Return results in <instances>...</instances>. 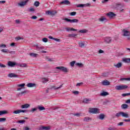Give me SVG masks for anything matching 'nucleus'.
<instances>
[{"mask_svg": "<svg viewBox=\"0 0 130 130\" xmlns=\"http://www.w3.org/2000/svg\"><path fill=\"white\" fill-rule=\"evenodd\" d=\"M128 86L126 85H117L115 86V89L118 90H125V89H127Z\"/></svg>", "mask_w": 130, "mask_h": 130, "instance_id": "nucleus-1", "label": "nucleus"}, {"mask_svg": "<svg viewBox=\"0 0 130 130\" xmlns=\"http://www.w3.org/2000/svg\"><path fill=\"white\" fill-rule=\"evenodd\" d=\"M56 69L57 70H59L60 71H61V72H63L64 73H68V68L64 67H62V66L57 67H56Z\"/></svg>", "mask_w": 130, "mask_h": 130, "instance_id": "nucleus-2", "label": "nucleus"}, {"mask_svg": "<svg viewBox=\"0 0 130 130\" xmlns=\"http://www.w3.org/2000/svg\"><path fill=\"white\" fill-rule=\"evenodd\" d=\"M8 66L11 68H14V67H16V66H18V63L15 61L13 62L12 61H9L8 62Z\"/></svg>", "mask_w": 130, "mask_h": 130, "instance_id": "nucleus-3", "label": "nucleus"}, {"mask_svg": "<svg viewBox=\"0 0 130 130\" xmlns=\"http://www.w3.org/2000/svg\"><path fill=\"white\" fill-rule=\"evenodd\" d=\"M122 36L124 37H126V36H130V32L129 31L125 29H123L122 30Z\"/></svg>", "mask_w": 130, "mask_h": 130, "instance_id": "nucleus-4", "label": "nucleus"}, {"mask_svg": "<svg viewBox=\"0 0 130 130\" xmlns=\"http://www.w3.org/2000/svg\"><path fill=\"white\" fill-rule=\"evenodd\" d=\"M64 21H67V22H70V23H78L79 22V20L78 19H70L69 18H65L63 19Z\"/></svg>", "mask_w": 130, "mask_h": 130, "instance_id": "nucleus-5", "label": "nucleus"}, {"mask_svg": "<svg viewBox=\"0 0 130 130\" xmlns=\"http://www.w3.org/2000/svg\"><path fill=\"white\" fill-rule=\"evenodd\" d=\"M115 9L120 11V12H123V9H122V5L120 4H116L115 6Z\"/></svg>", "mask_w": 130, "mask_h": 130, "instance_id": "nucleus-6", "label": "nucleus"}, {"mask_svg": "<svg viewBox=\"0 0 130 130\" xmlns=\"http://www.w3.org/2000/svg\"><path fill=\"white\" fill-rule=\"evenodd\" d=\"M90 113H93V114H96L99 113V109L98 108H92L89 110Z\"/></svg>", "mask_w": 130, "mask_h": 130, "instance_id": "nucleus-7", "label": "nucleus"}, {"mask_svg": "<svg viewBox=\"0 0 130 130\" xmlns=\"http://www.w3.org/2000/svg\"><path fill=\"white\" fill-rule=\"evenodd\" d=\"M28 2H29V0L22 1L20 3H18V6H19V7H24V6H26V5H27V3H28Z\"/></svg>", "mask_w": 130, "mask_h": 130, "instance_id": "nucleus-8", "label": "nucleus"}, {"mask_svg": "<svg viewBox=\"0 0 130 130\" xmlns=\"http://www.w3.org/2000/svg\"><path fill=\"white\" fill-rule=\"evenodd\" d=\"M90 4L87 3L86 4H80L76 6L77 8H84V7H89Z\"/></svg>", "mask_w": 130, "mask_h": 130, "instance_id": "nucleus-9", "label": "nucleus"}, {"mask_svg": "<svg viewBox=\"0 0 130 130\" xmlns=\"http://www.w3.org/2000/svg\"><path fill=\"white\" fill-rule=\"evenodd\" d=\"M60 5H65L66 6H69L71 5V2L69 0H64L60 3Z\"/></svg>", "mask_w": 130, "mask_h": 130, "instance_id": "nucleus-10", "label": "nucleus"}, {"mask_svg": "<svg viewBox=\"0 0 130 130\" xmlns=\"http://www.w3.org/2000/svg\"><path fill=\"white\" fill-rule=\"evenodd\" d=\"M57 13V12H56L55 10H53L51 11H48L47 14H48V15H50V16H54V15H55Z\"/></svg>", "mask_w": 130, "mask_h": 130, "instance_id": "nucleus-11", "label": "nucleus"}, {"mask_svg": "<svg viewBox=\"0 0 130 130\" xmlns=\"http://www.w3.org/2000/svg\"><path fill=\"white\" fill-rule=\"evenodd\" d=\"M105 42L108 44L111 43L112 42V39L110 37H106L105 39Z\"/></svg>", "mask_w": 130, "mask_h": 130, "instance_id": "nucleus-12", "label": "nucleus"}, {"mask_svg": "<svg viewBox=\"0 0 130 130\" xmlns=\"http://www.w3.org/2000/svg\"><path fill=\"white\" fill-rule=\"evenodd\" d=\"M103 86H109L110 82L108 80H104L102 82Z\"/></svg>", "mask_w": 130, "mask_h": 130, "instance_id": "nucleus-13", "label": "nucleus"}, {"mask_svg": "<svg viewBox=\"0 0 130 130\" xmlns=\"http://www.w3.org/2000/svg\"><path fill=\"white\" fill-rule=\"evenodd\" d=\"M107 16L109 17V18H113V17H115V16H116V14L113 13L112 12H110L107 14Z\"/></svg>", "mask_w": 130, "mask_h": 130, "instance_id": "nucleus-14", "label": "nucleus"}, {"mask_svg": "<svg viewBox=\"0 0 130 130\" xmlns=\"http://www.w3.org/2000/svg\"><path fill=\"white\" fill-rule=\"evenodd\" d=\"M49 129H50V127H49V126H42L39 127V130H49Z\"/></svg>", "mask_w": 130, "mask_h": 130, "instance_id": "nucleus-15", "label": "nucleus"}, {"mask_svg": "<svg viewBox=\"0 0 130 130\" xmlns=\"http://www.w3.org/2000/svg\"><path fill=\"white\" fill-rule=\"evenodd\" d=\"M90 101H91L90 99H83L82 102L83 103H85V104H88L90 103Z\"/></svg>", "mask_w": 130, "mask_h": 130, "instance_id": "nucleus-16", "label": "nucleus"}, {"mask_svg": "<svg viewBox=\"0 0 130 130\" xmlns=\"http://www.w3.org/2000/svg\"><path fill=\"white\" fill-rule=\"evenodd\" d=\"M8 77H9V78H17L18 76L14 73H10L8 75Z\"/></svg>", "mask_w": 130, "mask_h": 130, "instance_id": "nucleus-17", "label": "nucleus"}, {"mask_svg": "<svg viewBox=\"0 0 130 130\" xmlns=\"http://www.w3.org/2000/svg\"><path fill=\"white\" fill-rule=\"evenodd\" d=\"M78 45L79 47L83 48V47H85V43H84V42L80 41L78 42Z\"/></svg>", "mask_w": 130, "mask_h": 130, "instance_id": "nucleus-18", "label": "nucleus"}, {"mask_svg": "<svg viewBox=\"0 0 130 130\" xmlns=\"http://www.w3.org/2000/svg\"><path fill=\"white\" fill-rule=\"evenodd\" d=\"M99 21L100 22H107V19H106V18L102 16L99 19Z\"/></svg>", "mask_w": 130, "mask_h": 130, "instance_id": "nucleus-19", "label": "nucleus"}, {"mask_svg": "<svg viewBox=\"0 0 130 130\" xmlns=\"http://www.w3.org/2000/svg\"><path fill=\"white\" fill-rule=\"evenodd\" d=\"M63 84H61V85L59 86V87H56L55 86H52L51 87L50 89L51 90H52V89H54V90H58V89H60L61 87H62Z\"/></svg>", "mask_w": 130, "mask_h": 130, "instance_id": "nucleus-20", "label": "nucleus"}, {"mask_svg": "<svg viewBox=\"0 0 130 130\" xmlns=\"http://www.w3.org/2000/svg\"><path fill=\"white\" fill-rule=\"evenodd\" d=\"M121 116L122 117H125V118H128V114L126 113H124L123 112H121Z\"/></svg>", "mask_w": 130, "mask_h": 130, "instance_id": "nucleus-21", "label": "nucleus"}, {"mask_svg": "<svg viewBox=\"0 0 130 130\" xmlns=\"http://www.w3.org/2000/svg\"><path fill=\"white\" fill-rule=\"evenodd\" d=\"M26 86L28 88H32L33 87H35V86H36V84L35 83H28L26 85Z\"/></svg>", "mask_w": 130, "mask_h": 130, "instance_id": "nucleus-22", "label": "nucleus"}, {"mask_svg": "<svg viewBox=\"0 0 130 130\" xmlns=\"http://www.w3.org/2000/svg\"><path fill=\"white\" fill-rule=\"evenodd\" d=\"M114 67H115V68H117L118 69H119V68H121V67H122V63L118 62L116 64H114Z\"/></svg>", "mask_w": 130, "mask_h": 130, "instance_id": "nucleus-23", "label": "nucleus"}, {"mask_svg": "<svg viewBox=\"0 0 130 130\" xmlns=\"http://www.w3.org/2000/svg\"><path fill=\"white\" fill-rule=\"evenodd\" d=\"M48 38L49 39H52L53 40H54L55 41H57V42H60V39H56V38H54L51 36H49L48 37Z\"/></svg>", "mask_w": 130, "mask_h": 130, "instance_id": "nucleus-24", "label": "nucleus"}, {"mask_svg": "<svg viewBox=\"0 0 130 130\" xmlns=\"http://www.w3.org/2000/svg\"><path fill=\"white\" fill-rule=\"evenodd\" d=\"M17 66L20 67V68H27V64L26 63H17Z\"/></svg>", "mask_w": 130, "mask_h": 130, "instance_id": "nucleus-25", "label": "nucleus"}, {"mask_svg": "<svg viewBox=\"0 0 130 130\" xmlns=\"http://www.w3.org/2000/svg\"><path fill=\"white\" fill-rule=\"evenodd\" d=\"M65 29L67 30V31H77V29L74 28H71V27H67L65 28Z\"/></svg>", "mask_w": 130, "mask_h": 130, "instance_id": "nucleus-26", "label": "nucleus"}, {"mask_svg": "<svg viewBox=\"0 0 130 130\" xmlns=\"http://www.w3.org/2000/svg\"><path fill=\"white\" fill-rule=\"evenodd\" d=\"M28 107H30V105L26 104H24L21 106V108L24 109V108H28Z\"/></svg>", "mask_w": 130, "mask_h": 130, "instance_id": "nucleus-27", "label": "nucleus"}, {"mask_svg": "<svg viewBox=\"0 0 130 130\" xmlns=\"http://www.w3.org/2000/svg\"><path fill=\"white\" fill-rule=\"evenodd\" d=\"M29 55H30V56H31V57H37V55H38V54L34 53H30L29 54Z\"/></svg>", "mask_w": 130, "mask_h": 130, "instance_id": "nucleus-28", "label": "nucleus"}, {"mask_svg": "<svg viewBox=\"0 0 130 130\" xmlns=\"http://www.w3.org/2000/svg\"><path fill=\"white\" fill-rule=\"evenodd\" d=\"M127 107H128V105H127V104H123L121 105L122 109H126V108H127Z\"/></svg>", "mask_w": 130, "mask_h": 130, "instance_id": "nucleus-29", "label": "nucleus"}, {"mask_svg": "<svg viewBox=\"0 0 130 130\" xmlns=\"http://www.w3.org/2000/svg\"><path fill=\"white\" fill-rule=\"evenodd\" d=\"M8 114V111L6 110L0 111V115H4V114Z\"/></svg>", "mask_w": 130, "mask_h": 130, "instance_id": "nucleus-30", "label": "nucleus"}, {"mask_svg": "<svg viewBox=\"0 0 130 130\" xmlns=\"http://www.w3.org/2000/svg\"><path fill=\"white\" fill-rule=\"evenodd\" d=\"M75 64L77 67H79V68H83L84 67V64L82 63H76Z\"/></svg>", "mask_w": 130, "mask_h": 130, "instance_id": "nucleus-31", "label": "nucleus"}, {"mask_svg": "<svg viewBox=\"0 0 130 130\" xmlns=\"http://www.w3.org/2000/svg\"><path fill=\"white\" fill-rule=\"evenodd\" d=\"M107 95H109V93L106 91H104L101 93V96H107Z\"/></svg>", "mask_w": 130, "mask_h": 130, "instance_id": "nucleus-32", "label": "nucleus"}, {"mask_svg": "<svg viewBox=\"0 0 130 130\" xmlns=\"http://www.w3.org/2000/svg\"><path fill=\"white\" fill-rule=\"evenodd\" d=\"M28 92V90H24L18 93V96H22L23 94H26Z\"/></svg>", "mask_w": 130, "mask_h": 130, "instance_id": "nucleus-33", "label": "nucleus"}, {"mask_svg": "<svg viewBox=\"0 0 130 130\" xmlns=\"http://www.w3.org/2000/svg\"><path fill=\"white\" fill-rule=\"evenodd\" d=\"M124 62H130V58H125L123 59Z\"/></svg>", "mask_w": 130, "mask_h": 130, "instance_id": "nucleus-34", "label": "nucleus"}, {"mask_svg": "<svg viewBox=\"0 0 130 130\" xmlns=\"http://www.w3.org/2000/svg\"><path fill=\"white\" fill-rule=\"evenodd\" d=\"M90 120H91V119L89 117H86L84 118V121H86L87 122H88V121H90Z\"/></svg>", "mask_w": 130, "mask_h": 130, "instance_id": "nucleus-35", "label": "nucleus"}, {"mask_svg": "<svg viewBox=\"0 0 130 130\" xmlns=\"http://www.w3.org/2000/svg\"><path fill=\"white\" fill-rule=\"evenodd\" d=\"M38 109H39L40 111H42V110H45V108H44V107H41L40 106H38Z\"/></svg>", "mask_w": 130, "mask_h": 130, "instance_id": "nucleus-36", "label": "nucleus"}, {"mask_svg": "<svg viewBox=\"0 0 130 130\" xmlns=\"http://www.w3.org/2000/svg\"><path fill=\"white\" fill-rule=\"evenodd\" d=\"M121 112H119L115 114V117H120V116H121Z\"/></svg>", "mask_w": 130, "mask_h": 130, "instance_id": "nucleus-37", "label": "nucleus"}, {"mask_svg": "<svg viewBox=\"0 0 130 130\" xmlns=\"http://www.w3.org/2000/svg\"><path fill=\"white\" fill-rule=\"evenodd\" d=\"M120 81H129L130 78H122L120 79Z\"/></svg>", "mask_w": 130, "mask_h": 130, "instance_id": "nucleus-38", "label": "nucleus"}, {"mask_svg": "<svg viewBox=\"0 0 130 130\" xmlns=\"http://www.w3.org/2000/svg\"><path fill=\"white\" fill-rule=\"evenodd\" d=\"M104 117H105L104 114H100L99 115V119H101L102 120H103V119H104Z\"/></svg>", "mask_w": 130, "mask_h": 130, "instance_id": "nucleus-39", "label": "nucleus"}, {"mask_svg": "<svg viewBox=\"0 0 130 130\" xmlns=\"http://www.w3.org/2000/svg\"><path fill=\"white\" fill-rule=\"evenodd\" d=\"M87 32H88V30L87 29H81L80 30H79V32L80 33H87Z\"/></svg>", "mask_w": 130, "mask_h": 130, "instance_id": "nucleus-40", "label": "nucleus"}, {"mask_svg": "<svg viewBox=\"0 0 130 130\" xmlns=\"http://www.w3.org/2000/svg\"><path fill=\"white\" fill-rule=\"evenodd\" d=\"M43 47L41 46H37V50H42Z\"/></svg>", "mask_w": 130, "mask_h": 130, "instance_id": "nucleus-41", "label": "nucleus"}, {"mask_svg": "<svg viewBox=\"0 0 130 130\" xmlns=\"http://www.w3.org/2000/svg\"><path fill=\"white\" fill-rule=\"evenodd\" d=\"M76 36H77V35L76 34H70L69 35L68 37L71 38L76 37Z\"/></svg>", "mask_w": 130, "mask_h": 130, "instance_id": "nucleus-42", "label": "nucleus"}, {"mask_svg": "<svg viewBox=\"0 0 130 130\" xmlns=\"http://www.w3.org/2000/svg\"><path fill=\"white\" fill-rule=\"evenodd\" d=\"M19 113H20V110H15L13 112L14 114H19Z\"/></svg>", "mask_w": 130, "mask_h": 130, "instance_id": "nucleus-43", "label": "nucleus"}, {"mask_svg": "<svg viewBox=\"0 0 130 130\" xmlns=\"http://www.w3.org/2000/svg\"><path fill=\"white\" fill-rule=\"evenodd\" d=\"M39 5H40V3L38 1H36L35 2L34 5L35 7H39Z\"/></svg>", "mask_w": 130, "mask_h": 130, "instance_id": "nucleus-44", "label": "nucleus"}, {"mask_svg": "<svg viewBox=\"0 0 130 130\" xmlns=\"http://www.w3.org/2000/svg\"><path fill=\"white\" fill-rule=\"evenodd\" d=\"M7 120L6 118H0V122H5Z\"/></svg>", "mask_w": 130, "mask_h": 130, "instance_id": "nucleus-45", "label": "nucleus"}, {"mask_svg": "<svg viewBox=\"0 0 130 130\" xmlns=\"http://www.w3.org/2000/svg\"><path fill=\"white\" fill-rule=\"evenodd\" d=\"M46 82H48V79L47 78H43L42 79V82L44 83H46Z\"/></svg>", "mask_w": 130, "mask_h": 130, "instance_id": "nucleus-46", "label": "nucleus"}, {"mask_svg": "<svg viewBox=\"0 0 130 130\" xmlns=\"http://www.w3.org/2000/svg\"><path fill=\"white\" fill-rule=\"evenodd\" d=\"M2 52H4V53H8L9 52V50L8 49H2L1 50Z\"/></svg>", "mask_w": 130, "mask_h": 130, "instance_id": "nucleus-47", "label": "nucleus"}, {"mask_svg": "<svg viewBox=\"0 0 130 130\" xmlns=\"http://www.w3.org/2000/svg\"><path fill=\"white\" fill-rule=\"evenodd\" d=\"M70 16H76L77 15V12H72L70 13Z\"/></svg>", "mask_w": 130, "mask_h": 130, "instance_id": "nucleus-48", "label": "nucleus"}, {"mask_svg": "<svg viewBox=\"0 0 130 130\" xmlns=\"http://www.w3.org/2000/svg\"><path fill=\"white\" fill-rule=\"evenodd\" d=\"M25 121H26L25 120H19L17 122V123H22V124H23V123H25Z\"/></svg>", "mask_w": 130, "mask_h": 130, "instance_id": "nucleus-49", "label": "nucleus"}, {"mask_svg": "<svg viewBox=\"0 0 130 130\" xmlns=\"http://www.w3.org/2000/svg\"><path fill=\"white\" fill-rule=\"evenodd\" d=\"M130 95V92L129 93H123L122 94V96L123 97H125V96H128Z\"/></svg>", "mask_w": 130, "mask_h": 130, "instance_id": "nucleus-50", "label": "nucleus"}, {"mask_svg": "<svg viewBox=\"0 0 130 130\" xmlns=\"http://www.w3.org/2000/svg\"><path fill=\"white\" fill-rule=\"evenodd\" d=\"M18 87H21L22 88H24L25 87V83H22L21 84H18Z\"/></svg>", "mask_w": 130, "mask_h": 130, "instance_id": "nucleus-51", "label": "nucleus"}, {"mask_svg": "<svg viewBox=\"0 0 130 130\" xmlns=\"http://www.w3.org/2000/svg\"><path fill=\"white\" fill-rule=\"evenodd\" d=\"M6 47H7V45H6L5 44L0 45V48H5Z\"/></svg>", "mask_w": 130, "mask_h": 130, "instance_id": "nucleus-52", "label": "nucleus"}, {"mask_svg": "<svg viewBox=\"0 0 130 130\" xmlns=\"http://www.w3.org/2000/svg\"><path fill=\"white\" fill-rule=\"evenodd\" d=\"M108 130H117V128L110 127L108 128Z\"/></svg>", "mask_w": 130, "mask_h": 130, "instance_id": "nucleus-53", "label": "nucleus"}, {"mask_svg": "<svg viewBox=\"0 0 130 130\" xmlns=\"http://www.w3.org/2000/svg\"><path fill=\"white\" fill-rule=\"evenodd\" d=\"M75 63H76V61H73L70 62L71 67H74V66H75Z\"/></svg>", "mask_w": 130, "mask_h": 130, "instance_id": "nucleus-54", "label": "nucleus"}, {"mask_svg": "<svg viewBox=\"0 0 130 130\" xmlns=\"http://www.w3.org/2000/svg\"><path fill=\"white\" fill-rule=\"evenodd\" d=\"M42 40H43V42H45V43H46V42H47V41H48V39L46 38H43Z\"/></svg>", "mask_w": 130, "mask_h": 130, "instance_id": "nucleus-55", "label": "nucleus"}, {"mask_svg": "<svg viewBox=\"0 0 130 130\" xmlns=\"http://www.w3.org/2000/svg\"><path fill=\"white\" fill-rule=\"evenodd\" d=\"M83 82L78 83L76 84L77 87H80V86L83 85Z\"/></svg>", "mask_w": 130, "mask_h": 130, "instance_id": "nucleus-56", "label": "nucleus"}, {"mask_svg": "<svg viewBox=\"0 0 130 130\" xmlns=\"http://www.w3.org/2000/svg\"><path fill=\"white\" fill-rule=\"evenodd\" d=\"M30 19H32V20H36L37 19V16H32L30 17Z\"/></svg>", "mask_w": 130, "mask_h": 130, "instance_id": "nucleus-57", "label": "nucleus"}, {"mask_svg": "<svg viewBox=\"0 0 130 130\" xmlns=\"http://www.w3.org/2000/svg\"><path fill=\"white\" fill-rule=\"evenodd\" d=\"M38 108H32L31 109V110L30 111L31 112H34L35 111H36L37 110Z\"/></svg>", "mask_w": 130, "mask_h": 130, "instance_id": "nucleus-58", "label": "nucleus"}, {"mask_svg": "<svg viewBox=\"0 0 130 130\" xmlns=\"http://www.w3.org/2000/svg\"><path fill=\"white\" fill-rule=\"evenodd\" d=\"M9 53H11V54H15L16 53V52L15 51H9L8 52Z\"/></svg>", "mask_w": 130, "mask_h": 130, "instance_id": "nucleus-59", "label": "nucleus"}, {"mask_svg": "<svg viewBox=\"0 0 130 130\" xmlns=\"http://www.w3.org/2000/svg\"><path fill=\"white\" fill-rule=\"evenodd\" d=\"M73 94H75V95H78L79 94V91L75 90L73 91Z\"/></svg>", "mask_w": 130, "mask_h": 130, "instance_id": "nucleus-60", "label": "nucleus"}, {"mask_svg": "<svg viewBox=\"0 0 130 130\" xmlns=\"http://www.w3.org/2000/svg\"><path fill=\"white\" fill-rule=\"evenodd\" d=\"M73 115H74V116H78V117H79V116H80V114L79 113H76V114H74Z\"/></svg>", "mask_w": 130, "mask_h": 130, "instance_id": "nucleus-61", "label": "nucleus"}, {"mask_svg": "<svg viewBox=\"0 0 130 130\" xmlns=\"http://www.w3.org/2000/svg\"><path fill=\"white\" fill-rule=\"evenodd\" d=\"M6 65L2 64L1 63H0V67L1 68H6Z\"/></svg>", "mask_w": 130, "mask_h": 130, "instance_id": "nucleus-62", "label": "nucleus"}, {"mask_svg": "<svg viewBox=\"0 0 130 130\" xmlns=\"http://www.w3.org/2000/svg\"><path fill=\"white\" fill-rule=\"evenodd\" d=\"M16 40H21V39H24V38H21V37H17L15 38Z\"/></svg>", "mask_w": 130, "mask_h": 130, "instance_id": "nucleus-63", "label": "nucleus"}, {"mask_svg": "<svg viewBox=\"0 0 130 130\" xmlns=\"http://www.w3.org/2000/svg\"><path fill=\"white\" fill-rule=\"evenodd\" d=\"M125 103H126L127 104H129L130 99L126 100V102H125Z\"/></svg>", "mask_w": 130, "mask_h": 130, "instance_id": "nucleus-64", "label": "nucleus"}]
</instances>
